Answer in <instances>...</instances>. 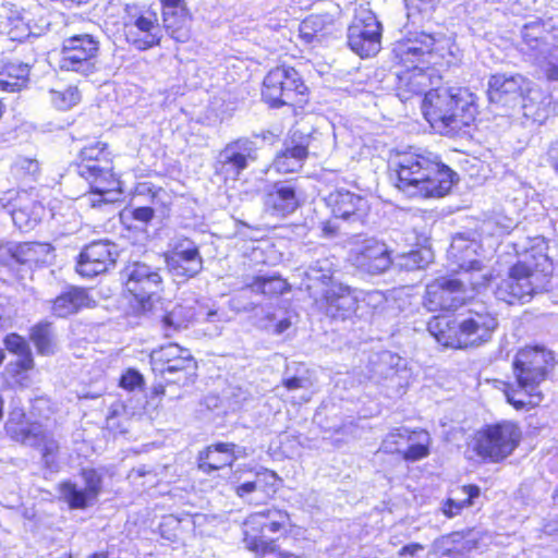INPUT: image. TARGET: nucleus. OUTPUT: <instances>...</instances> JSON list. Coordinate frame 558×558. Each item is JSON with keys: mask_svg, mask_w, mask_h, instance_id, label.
<instances>
[{"mask_svg": "<svg viewBox=\"0 0 558 558\" xmlns=\"http://www.w3.org/2000/svg\"><path fill=\"white\" fill-rule=\"evenodd\" d=\"M162 26L158 14L150 7L129 2L123 7L122 29L126 41L137 50L158 47L162 40V27L175 41L183 43L190 35L192 14L185 0H159Z\"/></svg>", "mask_w": 558, "mask_h": 558, "instance_id": "1", "label": "nucleus"}, {"mask_svg": "<svg viewBox=\"0 0 558 558\" xmlns=\"http://www.w3.org/2000/svg\"><path fill=\"white\" fill-rule=\"evenodd\" d=\"M392 162L398 178L397 187L410 197H442L453 185L454 172L433 153L410 147L398 153Z\"/></svg>", "mask_w": 558, "mask_h": 558, "instance_id": "2", "label": "nucleus"}, {"mask_svg": "<svg viewBox=\"0 0 558 558\" xmlns=\"http://www.w3.org/2000/svg\"><path fill=\"white\" fill-rule=\"evenodd\" d=\"M75 173L86 182L93 208L113 204L124 194L120 173L114 170V155L104 141L85 144L72 162Z\"/></svg>", "mask_w": 558, "mask_h": 558, "instance_id": "3", "label": "nucleus"}, {"mask_svg": "<svg viewBox=\"0 0 558 558\" xmlns=\"http://www.w3.org/2000/svg\"><path fill=\"white\" fill-rule=\"evenodd\" d=\"M422 110L430 126L440 133L461 131L478 113L475 95L461 87L428 90Z\"/></svg>", "mask_w": 558, "mask_h": 558, "instance_id": "4", "label": "nucleus"}, {"mask_svg": "<svg viewBox=\"0 0 558 558\" xmlns=\"http://www.w3.org/2000/svg\"><path fill=\"white\" fill-rule=\"evenodd\" d=\"M295 527L291 514L282 508L269 507L251 512L242 523V542L244 547L255 558H302L291 551L282 550L277 538L268 534H279L283 537Z\"/></svg>", "mask_w": 558, "mask_h": 558, "instance_id": "5", "label": "nucleus"}, {"mask_svg": "<svg viewBox=\"0 0 558 558\" xmlns=\"http://www.w3.org/2000/svg\"><path fill=\"white\" fill-rule=\"evenodd\" d=\"M497 326V318L492 313L472 308L456 316H435L428 322L427 329L444 347L468 348L487 342Z\"/></svg>", "mask_w": 558, "mask_h": 558, "instance_id": "6", "label": "nucleus"}, {"mask_svg": "<svg viewBox=\"0 0 558 558\" xmlns=\"http://www.w3.org/2000/svg\"><path fill=\"white\" fill-rule=\"evenodd\" d=\"M121 276L128 315L136 319L155 316L165 291L160 269L143 262H133L123 268Z\"/></svg>", "mask_w": 558, "mask_h": 558, "instance_id": "7", "label": "nucleus"}, {"mask_svg": "<svg viewBox=\"0 0 558 558\" xmlns=\"http://www.w3.org/2000/svg\"><path fill=\"white\" fill-rule=\"evenodd\" d=\"M310 95L302 74L287 63L269 69L260 82V100L269 109L287 108L296 114L307 106Z\"/></svg>", "mask_w": 558, "mask_h": 558, "instance_id": "8", "label": "nucleus"}, {"mask_svg": "<svg viewBox=\"0 0 558 558\" xmlns=\"http://www.w3.org/2000/svg\"><path fill=\"white\" fill-rule=\"evenodd\" d=\"M550 268L545 255H539L533 265L520 260L511 267L508 277L497 284L494 293L508 304L529 302L534 293L546 288Z\"/></svg>", "mask_w": 558, "mask_h": 558, "instance_id": "9", "label": "nucleus"}, {"mask_svg": "<svg viewBox=\"0 0 558 558\" xmlns=\"http://www.w3.org/2000/svg\"><path fill=\"white\" fill-rule=\"evenodd\" d=\"M448 48L442 35L408 31L392 47V60L404 69L428 70L439 63Z\"/></svg>", "mask_w": 558, "mask_h": 558, "instance_id": "10", "label": "nucleus"}, {"mask_svg": "<svg viewBox=\"0 0 558 558\" xmlns=\"http://www.w3.org/2000/svg\"><path fill=\"white\" fill-rule=\"evenodd\" d=\"M100 40L89 33H81L62 39L59 48V68L63 72L87 77L98 72Z\"/></svg>", "mask_w": 558, "mask_h": 558, "instance_id": "11", "label": "nucleus"}, {"mask_svg": "<svg viewBox=\"0 0 558 558\" xmlns=\"http://www.w3.org/2000/svg\"><path fill=\"white\" fill-rule=\"evenodd\" d=\"M149 364L155 377L174 375L177 385H187L196 377L198 363L187 348L169 342L159 345L149 353Z\"/></svg>", "mask_w": 558, "mask_h": 558, "instance_id": "12", "label": "nucleus"}, {"mask_svg": "<svg viewBox=\"0 0 558 558\" xmlns=\"http://www.w3.org/2000/svg\"><path fill=\"white\" fill-rule=\"evenodd\" d=\"M520 440V427L513 422L502 421L477 432L474 450L481 458L498 462L510 456Z\"/></svg>", "mask_w": 558, "mask_h": 558, "instance_id": "13", "label": "nucleus"}, {"mask_svg": "<svg viewBox=\"0 0 558 558\" xmlns=\"http://www.w3.org/2000/svg\"><path fill=\"white\" fill-rule=\"evenodd\" d=\"M371 365V378L383 386L390 398L402 396L412 381L407 360L390 351L375 354Z\"/></svg>", "mask_w": 558, "mask_h": 558, "instance_id": "14", "label": "nucleus"}, {"mask_svg": "<svg viewBox=\"0 0 558 558\" xmlns=\"http://www.w3.org/2000/svg\"><path fill=\"white\" fill-rule=\"evenodd\" d=\"M381 49V24L369 8L366 0H362L354 8L351 22V51L361 58L376 56Z\"/></svg>", "mask_w": 558, "mask_h": 558, "instance_id": "15", "label": "nucleus"}, {"mask_svg": "<svg viewBox=\"0 0 558 558\" xmlns=\"http://www.w3.org/2000/svg\"><path fill=\"white\" fill-rule=\"evenodd\" d=\"M281 484V477L275 471L250 465L236 469L230 477L231 489L241 499L253 494H259L267 500L274 499Z\"/></svg>", "mask_w": 558, "mask_h": 558, "instance_id": "16", "label": "nucleus"}, {"mask_svg": "<svg viewBox=\"0 0 558 558\" xmlns=\"http://www.w3.org/2000/svg\"><path fill=\"white\" fill-rule=\"evenodd\" d=\"M551 351L543 347H526L518 351L513 361V373L520 387L537 389L554 368Z\"/></svg>", "mask_w": 558, "mask_h": 558, "instance_id": "17", "label": "nucleus"}, {"mask_svg": "<svg viewBox=\"0 0 558 558\" xmlns=\"http://www.w3.org/2000/svg\"><path fill=\"white\" fill-rule=\"evenodd\" d=\"M167 271L174 278L187 281L204 268L198 244L187 236L177 239L161 253Z\"/></svg>", "mask_w": 558, "mask_h": 558, "instance_id": "18", "label": "nucleus"}, {"mask_svg": "<svg viewBox=\"0 0 558 558\" xmlns=\"http://www.w3.org/2000/svg\"><path fill=\"white\" fill-rule=\"evenodd\" d=\"M392 264L387 244L374 236L356 234L351 238V266L367 275H379Z\"/></svg>", "mask_w": 558, "mask_h": 558, "instance_id": "19", "label": "nucleus"}, {"mask_svg": "<svg viewBox=\"0 0 558 558\" xmlns=\"http://www.w3.org/2000/svg\"><path fill=\"white\" fill-rule=\"evenodd\" d=\"M257 159L253 142L246 137H239L228 143L219 153L215 161V174L223 182L238 181L250 161Z\"/></svg>", "mask_w": 558, "mask_h": 558, "instance_id": "20", "label": "nucleus"}, {"mask_svg": "<svg viewBox=\"0 0 558 558\" xmlns=\"http://www.w3.org/2000/svg\"><path fill=\"white\" fill-rule=\"evenodd\" d=\"M118 251L114 243L96 240L84 245L75 259L76 274L85 279H93L108 272L117 264Z\"/></svg>", "mask_w": 558, "mask_h": 558, "instance_id": "21", "label": "nucleus"}, {"mask_svg": "<svg viewBox=\"0 0 558 558\" xmlns=\"http://www.w3.org/2000/svg\"><path fill=\"white\" fill-rule=\"evenodd\" d=\"M3 344L9 353L19 356L17 360L9 362L5 366L3 373L5 380L14 387H26L29 374L36 367L28 341L17 332H10L4 336Z\"/></svg>", "mask_w": 558, "mask_h": 558, "instance_id": "22", "label": "nucleus"}, {"mask_svg": "<svg viewBox=\"0 0 558 558\" xmlns=\"http://www.w3.org/2000/svg\"><path fill=\"white\" fill-rule=\"evenodd\" d=\"M470 298L462 279L440 277L428 283L424 295V306L429 312L451 311Z\"/></svg>", "mask_w": 558, "mask_h": 558, "instance_id": "23", "label": "nucleus"}, {"mask_svg": "<svg viewBox=\"0 0 558 558\" xmlns=\"http://www.w3.org/2000/svg\"><path fill=\"white\" fill-rule=\"evenodd\" d=\"M84 488L71 481L59 484V492L70 509H86L96 502L102 492V476L96 469H82L80 472Z\"/></svg>", "mask_w": 558, "mask_h": 558, "instance_id": "24", "label": "nucleus"}, {"mask_svg": "<svg viewBox=\"0 0 558 558\" xmlns=\"http://www.w3.org/2000/svg\"><path fill=\"white\" fill-rule=\"evenodd\" d=\"M264 209L270 215L286 218L302 205L301 194L293 185L275 181L266 187L263 197Z\"/></svg>", "mask_w": 558, "mask_h": 558, "instance_id": "25", "label": "nucleus"}, {"mask_svg": "<svg viewBox=\"0 0 558 558\" xmlns=\"http://www.w3.org/2000/svg\"><path fill=\"white\" fill-rule=\"evenodd\" d=\"M153 318H156V325L165 338H171L187 329L193 322L190 308L163 298H161V303Z\"/></svg>", "mask_w": 558, "mask_h": 558, "instance_id": "26", "label": "nucleus"}, {"mask_svg": "<svg viewBox=\"0 0 558 558\" xmlns=\"http://www.w3.org/2000/svg\"><path fill=\"white\" fill-rule=\"evenodd\" d=\"M238 446L234 442L217 441L198 451L197 469L204 474H211L226 468H231L236 456Z\"/></svg>", "mask_w": 558, "mask_h": 558, "instance_id": "27", "label": "nucleus"}, {"mask_svg": "<svg viewBox=\"0 0 558 558\" xmlns=\"http://www.w3.org/2000/svg\"><path fill=\"white\" fill-rule=\"evenodd\" d=\"M481 245L475 240H471L463 234L453 236L448 250V259L452 271L458 274L464 271L469 274L470 269H480L483 262L480 259Z\"/></svg>", "mask_w": 558, "mask_h": 558, "instance_id": "28", "label": "nucleus"}, {"mask_svg": "<svg viewBox=\"0 0 558 558\" xmlns=\"http://www.w3.org/2000/svg\"><path fill=\"white\" fill-rule=\"evenodd\" d=\"M96 301L85 287L70 286L51 300V314L57 318H66L82 310L92 308Z\"/></svg>", "mask_w": 558, "mask_h": 558, "instance_id": "29", "label": "nucleus"}, {"mask_svg": "<svg viewBox=\"0 0 558 558\" xmlns=\"http://www.w3.org/2000/svg\"><path fill=\"white\" fill-rule=\"evenodd\" d=\"M308 155V140L306 137L300 136L298 141L291 138L274 157L272 167L279 174L294 173L303 168Z\"/></svg>", "mask_w": 558, "mask_h": 558, "instance_id": "30", "label": "nucleus"}, {"mask_svg": "<svg viewBox=\"0 0 558 558\" xmlns=\"http://www.w3.org/2000/svg\"><path fill=\"white\" fill-rule=\"evenodd\" d=\"M337 28L328 14H310L299 26V37L303 44L315 47L333 37Z\"/></svg>", "mask_w": 558, "mask_h": 558, "instance_id": "31", "label": "nucleus"}, {"mask_svg": "<svg viewBox=\"0 0 558 558\" xmlns=\"http://www.w3.org/2000/svg\"><path fill=\"white\" fill-rule=\"evenodd\" d=\"M244 290L267 301H276L292 291V286L279 272L255 275L245 283Z\"/></svg>", "mask_w": 558, "mask_h": 558, "instance_id": "32", "label": "nucleus"}, {"mask_svg": "<svg viewBox=\"0 0 558 558\" xmlns=\"http://www.w3.org/2000/svg\"><path fill=\"white\" fill-rule=\"evenodd\" d=\"M31 65L15 58L0 60V90L19 93L29 83Z\"/></svg>", "mask_w": 558, "mask_h": 558, "instance_id": "33", "label": "nucleus"}, {"mask_svg": "<svg viewBox=\"0 0 558 558\" xmlns=\"http://www.w3.org/2000/svg\"><path fill=\"white\" fill-rule=\"evenodd\" d=\"M52 251L47 242H21L9 250V256L15 264L32 269L46 265Z\"/></svg>", "mask_w": 558, "mask_h": 558, "instance_id": "34", "label": "nucleus"}, {"mask_svg": "<svg viewBox=\"0 0 558 558\" xmlns=\"http://www.w3.org/2000/svg\"><path fill=\"white\" fill-rule=\"evenodd\" d=\"M40 424L32 422L23 410L13 411L4 424L7 437L19 445H27L40 436Z\"/></svg>", "mask_w": 558, "mask_h": 558, "instance_id": "35", "label": "nucleus"}, {"mask_svg": "<svg viewBox=\"0 0 558 558\" xmlns=\"http://www.w3.org/2000/svg\"><path fill=\"white\" fill-rule=\"evenodd\" d=\"M427 70L405 69L398 74L397 96L401 101H407L415 95L425 93L430 84V75Z\"/></svg>", "mask_w": 558, "mask_h": 558, "instance_id": "36", "label": "nucleus"}, {"mask_svg": "<svg viewBox=\"0 0 558 558\" xmlns=\"http://www.w3.org/2000/svg\"><path fill=\"white\" fill-rule=\"evenodd\" d=\"M28 339L34 344L38 355L49 356L57 352L54 326L48 319H41L31 326Z\"/></svg>", "mask_w": 558, "mask_h": 558, "instance_id": "37", "label": "nucleus"}, {"mask_svg": "<svg viewBox=\"0 0 558 558\" xmlns=\"http://www.w3.org/2000/svg\"><path fill=\"white\" fill-rule=\"evenodd\" d=\"M525 78L521 75L495 74L488 81L487 95L492 102H498L506 95H521Z\"/></svg>", "mask_w": 558, "mask_h": 558, "instance_id": "38", "label": "nucleus"}, {"mask_svg": "<svg viewBox=\"0 0 558 558\" xmlns=\"http://www.w3.org/2000/svg\"><path fill=\"white\" fill-rule=\"evenodd\" d=\"M351 299L355 304L353 307V304L351 303V311L354 312L355 316L364 319L372 318L375 315L377 307L385 303V298L379 291L356 292L351 289Z\"/></svg>", "mask_w": 558, "mask_h": 558, "instance_id": "39", "label": "nucleus"}, {"mask_svg": "<svg viewBox=\"0 0 558 558\" xmlns=\"http://www.w3.org/2000/svg\"><path fill=\"white\" fill-rule=\"evenodd\" d=\"M505 396L507 401L513 405L517 410L531 409L538 405L543 396L537 389H529L527 387H520L518 389L510 385H507L505 389Z\"/></svg>", "mask_w": 558, "mask_h": 558, "instance_id": "40", "label": "nucleus"}, {"mask_svg": "<svg viewBox=\"0 0 558 558\" xmlns=\"http://www.w3.org/2000/svg\"><path fill=\"white\" fill-rule=\"evenodd\" d=\"M430 436L424 429L411 430V440H409L403 458L408 461H417L429 454Z\"/></svg>", "mask_w": 558, "mask_h": 558, "instance_id": "41", "label": "nucleus"}, {"mask_svg": "<svg viewBox=\"0 0 558 558\" xmlns=\"http://www.w3.org/2000/svg\"><path fill=\"white\" fill-rule=\"evenodd\" d=\"M408 25H420L430 17L436 7V0H404Z\"/></svg>", "mask_w": 558, "mask_h": 558, "instance_id": "42", "label": "nucleus"}, {"mask_svg": "<svg viewBox=\"0 0 558 558\" xmlns=\"http://www.w3.org/2000/svg\"><path fill=\"white\" fill-rule=\"evenodd\" d=\"M459 492L463 495L462 499L449 498L444 505L442 511L448 518L458 515L463 508L471 506L472 500L480 495V488L475 485L462 486Z\"/></svg>", "mask_w": 558, "mask_h": 558, "instance_id": "43", "label": "nucleus"}, {"mask_svg": "<svg viewBox=\"0 0 558 558\" xmlns=\"http://www.w3.org/2000/svg\"><path fill=\"white\" fill-rule=\"evenodd\" d=\"M411 440V430L405 427L395 428L388 433L381 442L380 450L386 453H401Z\"/></svg>", "mask_w": 558, "mask_h": 558, "instance_id": "44", "label": "nucleus"}, {"mask_svg": "<svg viewBox=\"0 0 558 558\" xmlns=\"http://www.w3.org/2000/svg\"><path fill=\"white\" fill-rule=\"evenodd\" d=\"M50 99L58 110H69L81 101V93L76 86L50 90Z\"/></svg>", "mask_w": 558, "mask_h": 558, "instance_id": "45", "label": "nucleus"}, {"mask_svg": "<svg viewBox=\"0 0 558 558\" xmlns=\"http://www.w3.org/2000/svg\"><path fill=\"white\" fill-rule=\"evenodd\" d=\"M33 446L39 449L41 459L46 466H50L56 462L60 446L51 435L41 430L40 436H37L33 441Z\"/></svg>", "mask_w": 558, "mask_h": 558, "instance_id": "46", "label": "nucleus"}, {"mask_svg": "<svg viewBox=\"0 0 558 558\" xmlns=\"http://www.w3.org/2000/svg\"><path fill=\"white\" fill-rule=\"evenodd\" d=\"M492 272L485 269L484 265L481 264L480 269H470L469 274L465 275L464 271L459 274L457 279H462L466 289V293L469 294V288L472 291H480L488 286L492 280Z\"/></svg>", "mask_w": 558, "mask_h": 558, "instance_id": "47", "label": "nucleus"}, {"mask_svg": "<svg viewBox=\"0 0 558 558\" xmlns=\"http://www.w3.org/2000/svg\"><path fill=\"white\" fill-rule=\"evenodd\" d=\"M158 529L162 538L174 542L182 533L181 520L173 514L163 515Z\"/></svg>", "mask_w": 558, "mask_h": 558, "instance_id": "48", "label": "nucleus"}, {"mask_svg": "<svg viewBox=\"0 0 558 558\" xmlns=\"http://www.w3.org/2000/svg\"><path fill=\"white\" fill-rule=\"evenodd\" d=\"M119 386L128 391L143 389L145 387V378L137 369L128 368L120 376Z\"/></svg>", "mask_w": 558, "mask_h": 558, "instance_id": "49", "label": "nucleus"}, {"mask_svg": "<svg viewBox=\"0 0 558 558\" xmlns=\"http://www.w3.org/2000/svg\"><path fill=\"white\" fill-rule=\"evenodd\" d=\"M368 211V201L363 196L351 193V223L354 221L364 223Z\"/></svg>", "mask_w": 558, "mask_h": 558, "instance_id": "50", "label": "nucleus"}, {"mask_svg": "<svg viewBox=\"0 0 558 558\" xmlns=\"http://www.w3.org/2000/svg\"><path fill=\"white\" fill-rule=\"evenodd\" d=\"M344 296V293L336 292L333 289L326 291L320 300L318 301L320 306L325 308L327 312H331L333 314V310H339L341 306L339 304L340 299Z\"/></svg>", "mask_w": 558, "mask_h": 558, "instance_id": "51", "label": "nucleus"}, {"mask_svg": "<svg viewBox=\"0 0 558 558\" xmlns=\"http://www.w3.org/2000/svg\"><path fill=\"white\" fill-rule=\"evenodd\" d=\"M130 219L148 225L155 217V210L149 206H140L128 211Z\"/></svg>", "mask_w": 558, "mask_h": 558, "instance_id": "52", "label": "nucleus"}, {"mask_svg": "<svg viewBox=\"0 0 558 558\" xmlns=\"http://www.w3.org/2000/svg\"><path fill=\"white\" fill-rule=\"evenodd\" d=\"M546 159L558 174V137L548 144Z\"/></svg>", "mask_w": 558, "mask_h": 558, "instance_id": "53", "label": "nucleus"}, {"mask_svg": "<svg viewBox=\"0 0 558 558\" xmlns=\"http://www.w3.org/2000/svg\"><path fill=\"white\" fill-rule=\"evenodd\" d=\"M543 71L548 80L558 81V57L546 61L543 65Z\"/></svg>", "mask_w": 558, "mask_h": 558, "instance_id": "54", "label": "nucleus"}, {"mask_svg": "<svg viewBox=\"0 0 558 558\" xmlns=\"http://www.w3.org/2000/svg\"><path fill=\"white\" fill-rule=\"evenodd\" d=\"M303 378L292 376L281 380V385L288 390H296L303 387Z\"/></svg>", "mask_w": 558, "mask_h": 558, "instance_id": "55", "label": "nucleus"}, {"mask_svg": "<svg viewBox=\"0 0 558 558\" xmlns=\"http://www.w3.org/2000/svg\"><path fill=\"white\" fill-rule=\"evenodd\" d=\"M170 384H174L172 381H166V383H156L153 385L150 389V396L151 398L161 399L166 395V387Z\"/></svg>", "mask_w": 558, "mask_h": 558, "instance_id": "56", "label": "nucleus"}, {"mask_svg": "<svg viewBox=\"0 0 558 558\" xmlns=\"http://www.w3.org/2000/svg\"><path fill=\"white\" fill-rule=\"evenodd\" d=\"M423 549H424L423 545H421L418 543H412V544L403 546L399 550V556H405V555L416 556Z\"/></svg>", "mask_w": 558, "mask_h": 558, "instance_id": "57", "label": "nucleus"}, {"mask_svg": "<svg viewBox=\"0 0 558 558\" xmlns=\"http://www.w3.org/2000/svg\"><path fill=\"white\" fill-rule=\"evenodd\" d=\"M290 326H291L290 319L283 318L275 325L274 331H275V333L279 335V333H282L283 331H286Z\"/></svg>", "mask_w": 558, "mask_h": 558, "instance_id": "58", "label": "nucleus"}, {"mask_svg": "<svg viewBox=\"0 0 558 558\" xmlns=\"http://www.w3.org/2000/svg\"><path fill=\"white\" fill-rule=\"evenodd\" d=\"M462 538V535L460 533H452L449 535H446L441 538L442 544H449V543H456Z\"/></svg>", "mask_w": 558, "mask_h": 558, "instance_id": "59", "label": "nucleus"}, {"mask_svg": "<svg viewBox=\"0 0 558 558\" xmlns=\"http://www.w3.org/2000/svg\"><path fill=\"white\" fill-rule=\"evenodd\" d=\"M22 215H23V211H22V210H20V209H14V210L12 211V218H13L14 222H15L16 225H19L20 227H21V223H20V217H21Z\"/></svg>", "mask_w": 558, "mask_h": 558, "instance_id": "60", "label": "nucleus"}, {"mask_svg": "<svg viewBox=\"0 0 558 558\" xmlns=\"http://www.w3.org/2000/svg\"><path fill=\"white\" fill-rule=\"evenodd\" d=\"M88 558H108V554L105 551H97L88 556Z\"/></svg>", "mask_w": 558, "mask_h": 558, "instance_id": "61", "label": "nucleus"}, {"mask_svg": "<svg viewBox=\"0 0 558 558\" xmlns=\"http://www.w3.org/2000/svg\"><path fill=\"white\" fill-rule=\"evenodd\" d=\"M3 409H4V400L3 398L0 396V422L2 421L3 418Z\"/></svg>", "mask_w": 558, "mask_h": 558, "instance_id": "62", "label": "nucleus"}, {"mask_svg": "<svg viewBox=\"0 0 558 558\" xmlns=\"http://www.w3.org/2000/svg\"><path fill=\"white\" fill-rule=\"evenodd\" d=\"M5 360V353L3 351V349L0 348V366L3 364Z\"/></svg>", "mask_w": 558, "mask_h": 558, "instance_id": "63", "label": "nucleus"}, {"mask_svg": "<svg viewBox=\"0 0 558 558\" xmlns=\"http://www.w3.org/2000/svg\"><path fill=\"white\" fill-rule=\"evenodd\" d=\"M118 414L117 410H113L111 414L107 417V423L109 424L110 420L113 418Z\"/></svg>", "mask_w": 558, "mask_h": 558, "instance_id": "64", "label": "nucleus"}]
</instances>
